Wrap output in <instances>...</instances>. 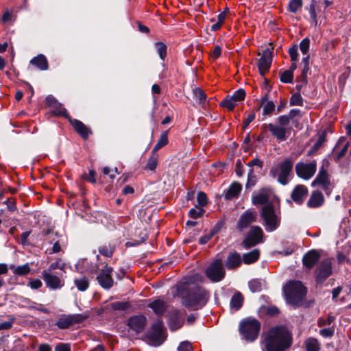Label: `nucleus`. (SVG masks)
<instances>
[{
    "instance_id": "1",
    "label": "nucleus",
    "mask_w": 351,
    "mask_h": 351,
    "mask_svg": "<svg viewBox=\"0 0 351 351\" xmlns=\"http://www.w3.org/2000/svg\"><path fill=\"white\" fill-rule=\"evenodd\" d=\"M177 291L183 306L191 311L202 309L210 299V293L199 285L182 284L178 287Z\"/></svg>"
},
{
    "instance_id": "2",
    "label": "nucleus",
    "mask_w": 351,
    "mask_h": 351,
    "mask_svg": "<svg viewBox=\"0 0 351 351\" xmlns=\"http://www.w3.org/2000/svg\"><path fill=\"white\" fill-rule=\"evenodd\" d=\"M267 351H285L293 344L291 331L285 325H278L269 329L265 338Z\"/></svg>"
},
{
    "instance_id": "3",
    "label": "nucleus",
    "mask_w": 351,
    "mask_h": 351,
    "mask_svg": "<svg viewBox=\"0 0 351 351\" xmlns=\"http://www.w3.org/2000/svg\"><path fill=\"white\" fill-rule=\"evenodd\" d=\"M287 303L294 308L301 307L307 294V288L300 280H289L283 287Z\"/></svg>"
},
{
    "instance_id": "4",
    "label": "nucleus",
    "mask_w": 351,
    "mask_h": 351,
    "mask_svg": "<svg viewBox=\"0 0 351 351\" xmlns=\"http://www.w3.org/2000/svg\"><path fill=\"white\" fill-rule=\"evenodd\" d=\"M261 328V322L253 317L243 319L239 323V332L247 341H254L258 336Z\"/></svg>"
},
{
    "instance_id": "5",
    "label": "nucleus",
    "mask_w": 351,
    "mask_h": 351,
    "mask_svg": "<svg viewBox=\"0 0 351 351\" xmlns=\"http://www.w3.org/2000/svg\"><path fill=\"white\" fill-rule=\"evenodd\" d=\"M261 217L265 222L267 232L276 230L280 225V215L276 213L274 206L271 203L263 206Z\"/></svg>"
},
{
    "instance_id": "6",
    "label": "nucleus",
    "mask_w": 351,
    "mask_h": 351,
    "mask_svg": "<svg viewBox=\"0 0 351 351\" xmlns=\"http://www.w3.org/2000/svg\"><path fill=\"white\" fill-rule=\"evenodd\" d=\"M264 232L262 228L258 226H251L250 230L247 232L241 245L245 249H250L256 245L263 243Z\"/></svg>"
},
{
    "instance_id": "7",
    "label": "nucleus",
    "mask_w": 351,
    "mask_h": 351,
    "mask_svg": "<svg viewBox=\"0 0 351 351\" xmlns=\"http://www.w3.org/2000/svg\"><path fill=\"white\" fill-rule=\"evenodd\" d=\"M205 274L213 282L221 281L226 276V271L223 267L222 260L217 258L213 261L206 268Z\"/></svg>"
},
{
    "instance_id": "8",
    "label": "nucleus",
    "mask_w": 351,
    "mask_h": 351,
    "mask_svg": "<svg viewBox=\"0 0 351 351\" xmlns=\"http://www.w3.org/2000/svg\"><path fill=\"white\" fill-rule=\"evenodd\" d=\"M86 317L82 314H62L53 323L58 329L65 330L74 326L75 324H80Z\"/></svg>"
},
{
    "instance_id": "9",
    "label": "nucleus",
    "mask_w": 351,
    "mask_h": 351,
    "mask_svg": "<svg viewBox=\"0 0 351 351\" xmlns=\"http://www.w3.org/2000/svg\"><path fill=\"white\" fill-rule=\"evenodd\" d=\"M332 274V262L329 258L322 260L314 271L315 281L320 285Z\"/></svg>"
},
{
    "instance_id": "10",
    "label": "nucleus",
    "mask_w": 351,
    "mask_h": 351,
    "mask_svg": "<svg viewBox=\"0 0 351 351\" xmlns=\"http://www.w3.org/2000/svg\"><path fill=\"white\" fill-rule=\"evenodd\" d=\"M147 337L158 345H161L167 338V334L161 318H158L152 325V331L147 332Z\"/></svg>"
},
{
    "instance_id": "11",
    "label": "nucleus",
    "mask_w": 351,
    "mask_h": 351,
    "mask_svg": "<svg viewBox=\"0 0 351 351\" xmlns=\"http://www.w3.org/2000/svg\"><path fill=\"white\" fill-rule=\"evenodd\" d=\"M104 265L99 271L96 279L98 284L104 289H110L113 287L114 280L112 278V273L114 269L111 266H109L106 263H104Z\"/></svg>"
},
{
    "instance_id": "12",
    "label": "nucleus",
    "mask_w": 351,
    "mask_h": 351,
    "mask_svg": "<svg viewBox=\"0 0 351 351\" xmlns=\"http://www.w3.org/2000/svg\"><path fill=\"white\" fill-rule=\"evenodd\" d=\"M257 217L258 214L256 210L247 209L239 217L237 222L236 229L240 232H243L250 227L251 224L256 221Z\"/></svg>"
},
{
    "instance_id": "13",
    "label": "nucleus",
    "mask_w": 351,
    "mask_h": 351,
    "mask_svg": "<svg viewBox=\"0 0 351 351\" xmlns=\"http://www.w3.org/2000/svg\"><path fill=\"white\" fill-rule=\"evenodd\" d=\"M125 324L130 330L140 334L145 330L147 318L143 315H132L126 320Z\"/></svg>"
},
{
    "instance_id": "14",
    "label": "nucleus",
    "mask_w": 351,
    "mask_h": 351,
    "mask_svg": "<svg viewBox=\"0 0 351 351\" xmlns=\"http://www.w3.org/2000/svg\"><path fill=\"white\" fill-rule=\"evenodd\" d=\"M272 62V49H266L263 51L261 57L258 60V67L260 73L264 76L270 69Z\"/></svg>"
},
{
    "instance_id": "15",
    "label": "nucleus",
    "mask_w": 351,
    "mask_h": 351,
    "mask_svg": "<svg viewBox=\"0 0 351 351\" xmlns=\"http://www.w3.org/2000/svg\"><path fill=\"white\" fill-rule=\"evenodd\" d=\"M263 130H269L271 134L276 138L278 141H284L287 139V134L289 133V130L287 128L280 126L278 124L269 123L263 124L261 126Z\"/></svg>"
},
{
    "instance_id": "16",
    "label": "nucleus",
    "mask_w": 351,
    "mask_h": 351,
    "mask_svg": "<svg viewBox=\"0 0 351 351\" xmlns=\"http://www.w3.org/2000/svg\"><path fill=\"white\" fill-rule=\"evenodd\" d=\"M308 194V188L302 184L296 185L291 193V199L298 205H302Z\"/></svg>"
},
{
    "instance_id": "17",
    "label": "nucleus",
    "mask_w": 351,
    "mask_h": 351,
    "mask_svg": "<svg viewBox=\"0 0 351 351\" xmlns=\"http://www.w3.org/2000/svg\"><path fill=\"white\" fill-rule=\"evenodd\" d=\"M316 169L317 165L315 161L310 162H299L295 165L297 176H313Z\"/></svg>"
},
{
    "instance_id": "18",
    "label": "nucleus",
    "mask_w": 351,
    "mask_h": 351,
    "mask_svg": "<svg viewBox=\"0 0 351 351\" xmlns=\"http://www.w3.org/2000/svg\"><path fill=\"white\" fill-rule=\"evenodd\" d=\"M319 253L315 250H311L304 254L302 264L306 269L310 270L319 262Z\"/></svg>"
},
{
    "instance_id": "19",
    "label": "nucleus",
    "mask_w": 351,
    "mask_h": 351,
    "mask_svg": "<svg viewBox=\"0 0 351 351\" xmlns=\"http://www.w3.org/2000/svg\"><path fill=\"white\" fill-rule=\"evenodd\" d=\"M349 146V142L344 137L340 138L332 152V157L336 161L340 160L348 152Z\"/></svg>"
},
{
    "instance_id": "20",
    "label": "nucleus",
    "mask_w": 351,
    "mask_h": 351,
    "mask_svg": "<svg viewBox=\"0 0 351 351\" xmlns=\"http://www.w3.org/2000/svg\"><path fill=\"white\" fill-rule=\"evenodd\" d=\"M167 324L171 331H176L182 326L183 322L180 319V313L179 310L175 309L169 312Z\"/></svg>"
},
{
    "instance_id": "21",
    "label": "nucleus",
    "mask_w": 351,
    "mask_h": 351,
    "mask_svg": "<svg viewBox=\"0 0 351 351\" xmlns=\"http://www.w3.org/2000/svg\"><path fill=\"white\" fill-rule=\"evenodd\" d=\"M242 264L241 254L237 251L229 253L224 261V265L228 270H233L239 267Z\"/></svg>"
},
{
    "instance_id": "22",
    "label": "nucleus",
    "mask_w": 351,
    "mask_h": 351,
    "mask_svg": "<svg viewBox=\"0 0 351 351\" xmlns=\"http://www.w3.org/2000/svg\"><path fill=\"white\" fill-rule=\"evenodd\" d=\"M311 186L323 190L327 195L330 194L333 188L329 177H316L311 183Z\"/></svg>"
},
{
    "instance_id": "23",
    "label": "nucleus",
    "mask_w": 351,
    "mask_h": 351,
    "mask_svg": "<svg viewBox=\"0 0 351 351\" xmlns=\"http://www.w3.org/2000/svg\"><path fill=\"white\" fill-rule=\"evenodd\" d=\"M69 121L74 128L75 131L84 139H87L92 134L91 130L78 119L69 118Z\"/></svg>"
},
{
    "instance_id": "24",
    "label": "nucleus",
    "mask_w": 351,
    "mask_h": 351,
    "mask_svg": "<svg viewBox=\"0 0 351 351\" xmlns=\"http://www.w3.org/2000/svg\"><path fill=\"white\" fill-rule=\"evenodd\" d=\"M42 276L47 287L51 289H57L63 286L59 277L49 274L47 270L42 271Z\"/></svg>"
},
{
    "instance_id": "25",
    "label": "nucleus",
    "mask_w": 351,
    "mask_h": 351,
    "mask_svg": "<svg viewBox=\"0 0 351 351\" xmlns=\"http://www.w3.org/2000/svg\"><path fill=\"white\" fill-rule=\"evenodd\" d=\"M324 202V197L322 192L318 190L314 191L312 192L307 202V206L308 208H318L320 207Z\"/></svg>"
},
{
    "instance_id": "26",
    "label": "nucleus",
    "mask_w": 351,
    "mask_h": 351,
    "mask_svg": "<svg viewBox=\"0 0 351 351\" xmlns=\"http://www.w3.org/2000/svg\"><path fill=\"white\" fill-rule=\"evenodd\" d=\"M116 250V244L114 242L105 243L98 247L99 253L108 258H111Z\"/></svg>"
},
{
    "instance_id": "27",
    "label": "nucleus",
    "mask_w": 351,
    "mask_h": 351,
    "mask_svg": "<svg viewBox=\"0 0 351 351\" xmlns=\"http://www.w3.org/2000/svg\"><path fill=\"white\" fill-rule=\"evenodd\" d=\"M147 306L152 308L154 313L158 316H162L166 311L167 306L165 302L160 299L155 300L148 304Z\"/></svg>"
},
{
    "instance_id": "28",
    "label": "nucleus",
    "mask_w": 351,
    "mask_h": 351,
    "mask_svg": "<svg viewBox=\"0 0 351 351\" xmlns=\"http://www.w3.org/2000/svg\"><path fill=\"white\" fill-rule=\"evenodd\" d=\"M243 302L244 298L242 293L236 291L230 299V306L235 311H239L243 306Z\"/></svg>"
},
{
    "instance_id": "29",
    "label": "nucleus",
    "mask_w": 351,
    "mask_h": 351,
    "mask_svg": "<svg viewBox=\"0 0 351 351\" xmlns=\"http://www.w3.org/2000/svg\"><path fill=\"white\" fill-rule=\"evenodd\" d=\"M260 258V250L254 249L243 255L242 262L246 265L252 264L256 262Z\"/></svg>"
},
{
    "instance_id": "30",
    "label": "nucleus",
    "mask_w": 351,
    "mask_h": 351,
    "mask_svg": "<svg viewBox=\"0 0 351 351\" xmlns=\"http://www.w3.org/2000/svg\"><path fill=\"white\" fill-rule=\"evenodd\" d=\"M30 64L43 71L47 70L49 66L47 60L43 54H39L30 60Z\"/></svg>"
},
{
    "instance_id": "31",
    "label": "nucleus",
    "mask_w": 351,
    "mask_h": 351,
    "mask_svg": "<svg viewBox=\"0 0 351 351\" xmlns=\"http://www.w3.org/2000/svg\"><path fill=\"white\" fill-rule=\"evenodd\" d=\"M242 189L241 185L238 182H233L229 186L227 192L225 194V197L226 199H232L235 197H237L238 195L241 193Z\"/></svg>"
},
{
    "instance_id": "32",
    "label": "nucleus",
    "mask_w": 351,
    "mask_h": 351,
    "mask_svg": "<svg viewBox=\"0 0 351 351\" xmlns=\"http://www.w3.org/2000/svg\"><path fill=\"white\" fill-rule=\"evenodd\" d=\"M74 284L80 291H85L88 289L90 285L88 278L85 276H81L80 278L74 279Z\"/></svg>"
},
{
    "instance_id": "33",
    "label": "nucleus",
    "mask_w": 351,
    "mask_h": 351,
    "mask_svg": "<svg viewBox=\"0 0 351 351\" xmlns=\"http://www.w3.org/2000/svg\"><path fill=\"white\" fill-rule=\"evenodd\" d=\"M10 269H14L13 270L14 274H15L16 276H25V275L28 274L31 271V269H30L28 263H25L23 265H19L16 267H15L14 265H11L10 266Z\"/></svg>"
},
{
    "instance_id": "34",
    "label": "nucleus",
    "mask_w": 351,
    "mask_h": 351,
    "mask_svg": "<svg viewBox=\"0 0 351 351\" xmlns=\"http://www.w3.org/2000/svg\"><path fill=\"white\" fill-rule=\"evenodd\" d=\"M306 351H319L320 343L315 338L310 337L305 341Z\"/></svg>"
},
{
    "instance_id": "35",
    "label": "nucleus",
    "mask_w": 351,
    "mask_h": 351,
    "mask_svg": "<svg viewBox=\"0 0 351 351\" xmlns=\"http://www.w3.org/2000/svg\"><path fill=\"white\" fill-rule=\"evenodd\" d=\"M168 142H169V140H168V136H167V131L163 132L161 134L157 143L154 147V148L152 149V152L156 153L160 149H161L164 146L167 145L168 144Z\"/></svg>"
},
{
    "instance_id": "36",
    "label": "nucleus",
    "mask_w": 351,
    "mask_h": 351,
    "mask_svg": "<svg viewBox=\"0 0 351 351\" xmlns=\"http://www.w3.org/2000/svg\"><path fill=\"white\" fill-rule=\"evenodd\" d=\"M269 202V195L266 193H259L252 197V203L254 205H266Z\"/></svg>"
},
{
    "instance_id": "37",
    "label": "nucleus",
    "mask_w": 351,
    "mask_h": 351,
    "mask_svg": "<svg viewBox=\"0 0 351 351\" xmlns=\"http://www.w3.org/2000/svg\"><path fill=\"white\" fill-rule=\"evenodd\" d=\"M113 311H127L132 308L130 302H115L110 304Z\"/></svg>"
},
{
    "instance_id": "38",
    "label": "nucleus",
    "mask_w": 351,
    "mask_h": 351,
    "mask_svg": "<svg viewBox=\"0 0 351 351\" xmlns=\"http://www.w3.org/2000/svg\"><path fill=\"white\" fill-rule=\"evenodd\" d=\"M293 168V162L289 159H286L280 165V176H289Z\"/></svg>"
},
{
    "instance_id": "39",
    "label": "nucleus",
    "mask_w": 351,
    "mask_h": 351,
    "mask_svg": "<svg viewBox=\"0 0 351 351\" xmlns=\"http://www.w3.org/2000/svg\"><path fill=\"white\" fill-rule=\"evenodd\" d=\"M302 0H290L288 5V10L293 14L297 13L302 7Z\"/></svg>"
},
{
    "instance_id": "40",
    "label": "nucleus",
    "mask_w": 351,
    "mask_h": 351,
    "mask_svg": "<svg viewBox=\"0 0 351 351\" xmlns=\"http://www.w3.org/2000/svg\"><path fill=\"white\" fill-rule=\"evenodd\" d=\"M250 290L253 292H259L262 290V283L258 279H253L248 282Z\"/></svg>"
},
{
    "instance_id": "41",
    "label": "nucleus",
    "mask_w": 351,
    "mask_h": 351,
    "mask_svg": "<svg viewBox=\"0 0 351 351\" xmlns=\"http://www.w3.org/2000/svg\"><path fill=\"white\" fill-rule=\"evenodd\" d=\"M157 164H158V156H157L156 153H154L152 152V154L148 159V161H147V163L146 165V168L149 170L153 171L156 168Z\"/></svg>"
},
{
    "instance_id": "42",
    "label": "nucleus",
    "mask_w": 351,
    "mask_h": 351,
    "mask_svg": "<svg viewBox=\"0 0 351 351\" xmlns=\"http://www.w3.org/2000/svg\"><path fill=\"white\" fill-rule=\"evenodd\" d=\"M237 103L232 99V97L230 95H228L226 98L221 102V106L228 108L229 110H232Z\"/></svg>"
},
{
    "instance_id": "43",
    "label": "nucleus",
    "mask_w": 351,
    "mask_h": 351,
    "mask_svg": "<svg viewBox=\"0 0 351 351\" xmlns=\"http://www.w3.org/2000/svg\"><path fill=\"white\" fill-rule=\"evenodd\" d=\"M141 235H142V236H141L140 240H133L131 241H128L125 243V245L127 247H130L138 246V245H141V243H143L148 239V235L147 233H144V234L141 233Z\"/></svg>"
},
{
    "instance_id": "44",
    "label": "nucleus",
    "mask_w": 351,
    "mask_h": 351,
    "mask_svg": "<svg viewBox=\"0 0 351 351\" xmlns=\"http://www.w3.org/2000/svg\"><path fill=\"white\" fill-rule=\"evenodd\" d=\"M155 47L160 58L164 60L167 56V46L162 42H158L155 44Z\"/></svg>"
},
{
    "instance_id": "45",
    "label": "nucleus",
    "mask_w": 351,
    "mask_h": 351,
    "mask_svg": "<svg viewBox=\"0 0 351 351\" xmlns=\"http://www.w3.org/2000/svg\"><path fill=\"white\" fill-rule=\"evenodd\" d=\"M265 314L269 317H276L280 313V309L276 306H270L267 307H263Z\"/></svg>"
},
{
    "instance_id": "46",
    "label": "nucleus",
    "mask_w": 351,
    "mask_h": 351,
    "mask_svg": "<svg viewBox=\"0 0 351 351\" xmlns=\"http://www.w3.org/2000/svg\"><path fill=\"white\" fill-rule=\"evenodd\" d=\"M3 204L6 205L8 210L15 211L16 210V199L13 197H8L2 202Z\"/></svg>"
},
{
    "instance_id": "47",
    "label": "nucleus",
    "mask_w": 351,
    "mask_h": 351,
    "mask_svg": "<svg viewBox=\"0 0 351 351\" xmlns=\"http://www.w3.org/2000/svg\"><path fill=\"white\" fill-rule=\"evenodd\" d=\"M280 78L283 83H291L293 80V74L291 71L286 70L280 73Z\"/></svg>"
},
{
    "instance_id": "48",
    "label": "nucleus",
    "mask_w": 351,
    "mask_h": 351,
    "mask_svg": "<svg viewBox=\"0 0 351 351\" xmlns=\"http://www.w3.org/2000/svg\"><path fill=\"white\" fill-rule=\"evenodd\" d=\"M262 105L264 114H270L275 108V105L272 101H267L265 103V99H263Z\"/></svg>"
},
{
    "instance_id": "49",
    "label": "nucleus",
    "mask_w": 351,
    "mask_h": 351,
    "mask_svg": "<svg viewBox=\"0 0 351 351\" xmlns=\"http://www.w3.org/2000/svg\"><path fill=\"white\" fill-rule=\"evenodd\" d=\"M309 13L311 15L312 23H313L314 25H316L317 23V14H316V11H315V0H312L311 4L309 5Z\"/></svg>"
},
{
    "instance_id": "50",
    "label": "nucleus",
    "mask_w": 351,
    "mask_h": 351,
    "mask_svg": "<svg viewBox=\"0 0 351 351\" xmlns=\"http://www.w3.org/2000/svg\"><path fill=\"white\" fill-rule=\"evenodd\" d=\"M290 105L291 106H303V99H302V96L300 95V94L295 93L291 97Z\"/></svg>"
},
{
    "instance_id": "51",
    "label": "nucleus",
    "mask_w": 351,
    "mask_h": 351,
    "mask_svg": "<svg viewBox=\"0 0 351 351\" xmlns=\"http://www.w3.org/2000/svg\"><path fill=\"white\" fill-rule=\"evenodd\" d=\"M193 93L195 99L199 102L203 103L206 99V95L204 92L199 88H196L193 90Z\"/></svg>"
},
{
    "instance_id": "52",
    "label": "nucleus",
    "mask_w": 351,
    "mask_h": 351,
    "mask_svg": "<svg viewBox=\"0 0 351 351\" xmlns=\"http://www.w3.org/2000/svg\"><path fill=\"white\" fill-rule=\"evenodd\" d=\"M232 99L236 102L241 101L245 99V92L243 89L240 88L235 91L232 95H230Z\"/></svg>"
},
{
    "instance_id": "53",
    "label": "nucleus",
    "mask_w": 351,
    "mask_h": 351,
    "mask_svg": "<svg viewBox=\"0 0 351 351\" xmlns=\"http://www.w3.org/2000/svg\"><path fill=\"white\" fill-rule=\"evenodd\" d=\"M310 47V40L308 38H304L300 43V49L301 52L307 54Z\"/></svg>"
},
{
    "instance_id": "54",
    "label": "nucleus",
    "mask_w": 351,
    "mask_h": 351,
    "mask_svg": "<svg viewBox=\"0 0 351 351\" xmlns=\"http://www.w3.org/2000/svg\"><path fill=\"white\" fill-rule=\"evenodd\" d=\"M206 194L203 191H199L197 195V204L201 206H205L208 204Z\"/></svg>"
},
{
    "instance_id": "55",
    "label": "nucleus",
    "mask_w": 351,
    "mask_h": 351,
    "mask_svg": "<svg viewBox=\"0 0 351 351\" xmlns=\"http://www.w3.org/2000/svg\"><path fill=\"white\" fill-rule=\"evenodd\" d=\"M54 110H53V112L56 114V115H59V116H62V117H64L66 118H67L69 119V118H71L67 112H66V110L62 106V104H60V106H56V108H53Z\"/></svg>"
},
{
    "instance_id": "56",
    "label": "nucleus",
    "mask_w": 351,
    "mask_h": 351,
    "mask_svg": "<svg viewBox=\"0 0 351 351\" xmlns=\"http://www.w3.org/2000/svg\"><path fill=\"white\" fill-rule=\"evenodd\" d=\"M309 66H303L302 74L298 77V81L303 84H306Z\"/></svg>"
},
{
    "instance_id": "57",
    "label": "nucleus",
    "mask_w": 351,
    "mask_h": 351,
    "mask_svg": "<svg viewBox=\"0 0 351 351\" xmlns=\"http://www.w3.org/2000/svg\"><path fill=\"white\" fill-rule=\"evenodd\" d=\"M225 221L223 220H219L217 223L212 228L210 231L211 235L214 236L220 232L221 228L223 227Z\"/></svg>"
},
{
    "instance_id": "58",
    "label": "nucleus",
    "mask_w": 351,
    "mask_h": 351,
    "mask_svg": "<svg viewBox=\"0 0 351 351\" xmlns=\"http://www.w3.org/2000/svg\"><path fill=\"white\" fill-rule=\"evenodd\" d=\"M291 119L288 115H282L278 118V125L280 126L287 128L289 125Z\"/></svg>"
},
{
    "instance_id": "59",
    "label": "nucleus",
    "mask_w": 351,
    "mask_h": 351,
    "mask_svg": "<svg viewBox=\"0 0 351 351\" xmlns=\"http://www.w3.org/2000/svg\"><path fill=\"white\" fill-rule=\"evenodd\" d=\"M178 351H193V347L191 343L188 341L181 342L178 348Z\"/></svg>"
},
{
    "instance_id": "60",
    "label": "nucleus",
    "mask_w": 351,
    "mask_h": 351,
    "mask_svg": "<svg viewBox=\"0 0 351 351\" xmlns=\"http://www.w3.org/2000/svg\"><path fill=\"white\" fill-rule=\"evenodd\" d=\"M298 45H293L289 49V53L291 57V60L292 62H297L298 57Z\"/></svg>"
},
{
    "instance_id": "61",
    "label": "nucleus",
    "mask_w": 351,
    "mask_h": 351,
    "mask_svg": "<svg viewBox=\"0 0 351 351\" xmlns=\"http://www.w3.org/2000/svg\"><path fill=\"white\" fill-rule=\"evenodd\" d=\"M54 351H71V346L66 343H58L55 346Z\"/></svg>"
},
{
    "instance_id": "62",
    "label": "nucleus",
    "mask_w": 351,
    "mask_h": 351,
    "mask_svg": "<svg viewBox=\"0 0 351 351\" xmlns=\"http://www.w3.org/2000/svg\"><path fill=\"white\" fill-rule=\"evenodd\" d=\"M46 103L51 108H56V106H60V103L57 101V99L51 95H49L46 97Z\"/></svg>"
},
{
    "instance_id": "63",
    "label": "nucleus",
    "mask_w": 351,
    "mask_h": 351,
    "mask_svg": "<svg viewBox=\"0 0 351 351\" xmlns=\"http://www.w3.org/2000/svg\"><path fill=\"white\" fill-rule=\"evenodd\" d=\"M334 329L330 328H324L319 330V334L324 337H332L334 335Z\"/></svg>"
},
{
    "instance_id": "64",
    "label": "nucleus",
    "mask_w": 351,
    "mask_h": 351,
    "mask_svg": "<svg viewBox=\"0 0 351 351\" xmlns=\"http://www.w3.org/2000/svg\"><path fill=\"white\" fill-rule=\"evenodd\" d=\"M42 282L39 279H32L29 282V286L33 289H38L42 287Z\"/></svg>"
}]
</instances>
